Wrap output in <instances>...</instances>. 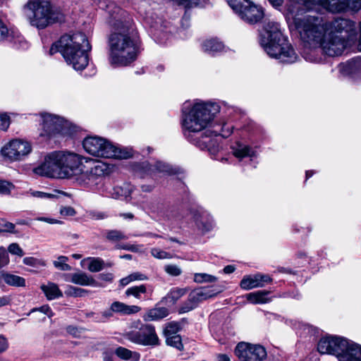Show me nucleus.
Returning a JSON list of instances; mask_svg holds the SVG:
<instances>
[{
	"label": "nucleus",
	"instance_id": "e2e57ef3",
	"mask_svg": "<svg viewBox=\"0 0 361 361\" xmlns=\"http://www.w3.org/2000/svg\"><path fill=\"white\" fill-rule=\"evenodd\" d=\"M36 220L39 221H44V222H46V223H48L50 224H61L62 223V221H61L59 220L52 219V218L43 217V216L37 217L36 219Z\"/></svg>",
	"mask_w": 361,
	"mask_h": 361
},
{
	"label": "nucleus",
	"instance_id": "052dcab7",
	"mask_svg": "<svg viewBox=\"0 0 361 361\" xmlns=\"http://www.w3.org/2000/svg\"><path fill=\"white\" fill-rule=\"evenodd\" d=\"M31 195L39 198H53L55 197L54 195L51 193H47L41 191H33L31 192Z\"/></svg>",
	"mask_w": 361,
	"mask_h": 361
},
{
	"label": "nucleus",
	"instance_id": "c03bdc74",
	"mask_svg": "<svg viewBox=\"0 0 361 361\" xmlns=\"http://www.w3.org/2000/svg\"><path fill=\"white\" fill-rule=\"evenodd\" d=\"M23 264L27 266L38 267H44L46 265L44 261L40 259H37L33 257H26L23 259Z\"/></svg>",
	"mask_w": 361,
	"mask_h": 361
},
{
	"label": "nucleus",
	"instance_id": "864d4df0",
	"mask_svg": "<svg viewBox=\"0 0 361 361\" xmlns=\"http://www.w3.org/2000/svg\"><path fill=\"white\" fill-rule=\"evenodd\" d=\"M10 126V117L6 114H0V129L6 130Z\"/></svg>",
	"mask_w": 361,
	"mask_h": 361
},
{
	"label": "nucleus",
	"instance_id": "c85d7f7f",
	"mask_svg": "<svg viewBox=\"0 0 361 361\" xmlns=\"http://www.w3.org/2000/svg\"><path fill=\"white\" fill-rule=\"evenodd\" d=\"M269 293L267 290H258L253 293L247 294V300L253 304H263L269 301L267 298V295Z\"/></svg>",
	"mask_w": 361,
	"mask_h": 361
},
{
	"label": "nucleus",
	"instance_id": "4468645a",
	"mask_svg": "<svg viewBox=\"0 0 361 361\" xmlns=\"http://www.w3.org/2000/svg\"><path fill=\"white\" fill-rule=\"evenodd\" d=\"M345 39L334 33L324 34L319 47L324 54L329 56H337L342 54L345 47Z\"/></svg>",
	"mask_w": 361,
	"mask_h": 361
},
{
	"label": "nucleus",
	"instance_id": "b1692460",
	"mask_svg": "<svg viewBox=\"0 0 361 361\" xmlns=\"http://www.w3.org/2000/svg\"><path fill=\"white\" fill-rule=\"evenodd\" d=\"M224 48L223 43L216 39H207L202 44V50L212 55L223 51Z\"/></svg>",
	"mask_w": 361,
	"mask_h": 361
},
{
	"label": "nucleus",
	"instance_id": "69168bd1",
	"mask_svg": "<svg viewBox=\"0 0 361 361\" xmlns=\"http://www.w3.org/2000/svg\"><path fill=\"white\" fill-rule=\"evenodd\" d=\"M103 361H116L114 353L111 351H105L102 354Z\"/></svg>",
	"mask_w": 361,
	"mask_h": 361
},
{
	"label": "nucleus",
	"instance_id": "49530a36",
	"mask_svg": "<svg viewBox=\"0 0 361 361\" xmlns=\"http://www.w3.org/2000/svg\"><path fill=\"white\" fill-rule=\"evenodd\" d=\"M10 262L9 255L6 249L1 246L0 247V269L4 267H6Z\"/></svg>",
	"mask_w": 361,
	"mask_h": 361
},
{
	"label": "nucleus",
	"instance_id": "79ce46f5",
	"mask_svg": "<svg viewBox=\"0 0 361 361\" xmlns=\"http://www.w3.org/2000/svg\"><path fill=\"white\" fill-rule=\"evenodd\" d=\"M68 258L66 256H59L56 261L54 262V267L60 269L61 271H70L71 269V267L66 264Z\"/></svg>",
	"mask_w": 361,
	"mask_h": 361
},
{
	"label": "nucleus",
	"instance_id": "7ed1b4c3",
	"mask_svg": "<svg viewBox=\"0 0 361 361\" xmlns=\"http://www.w3.org/2000/svg\"><path fill=\"white\" fill-rule=\"evenodd\" d=\"M92 47L86 35L78 32L72 35H66L52 44L49 49L50 55L59 51L66 61L72 65L76 71H82L86 68L89 62L87 52Z\"/></svg>",
	"mask_w": 361,
	"mask_h": 361
},
{
	"label": "nucleus",
	"instance_id": "aec40b11",
	"mask_svg": "<svg viewBox=\"0 0 361 361\" xmlns=\"http://www.w3.org/2000/svg\"><path fill=\"white\" fill-rule=\"evenodd\" d=\"M66 281L80 286H97V282L93 279L92 276H89L87 274L82 271L67 276Z\"/></svg>",
	"mask_w": 361,
	"mask_h": 361
},
{
	"label": "nucleus",
	"instance_id": "423d86ee",
	"mask_svg": "<svg viewBox=\"0 0 361 361\" xmlns=\"http://www.w3.org/2000/svg\"><path fill=\"white\" fill-rule=\"evenodd\" d=\"M321 354H329L337 357L338 361H361V345L345 338L326 336L317 344Z\"/></svg>",
	"mask_w": 361,
	"mask_h": 361
},
{
	"label": "nucleus",
	"instance_id": "6e6d98bb",
	"mask_svg": "<svg viewBox=\"0 0 361 361\" xmlns=\"http://www.w3.org/2000/svg\"><path fill=\"white\" fill-rule=\"evenodd\" d=\"M60 214L65 216H73L76 214L75 209L70 206L61 207L60 209Z\"/></svg>",
	"mask_w": 361,
	"mask_h": 361
},
{
	"label": "nucleus",
	"instance_id": "dca6fc26",
	"mask_svg": "<svg viewBox=\"0 0 361 361\" xmlns=\"http://www.w3.org/2000/svg\"><path fill=\"white\" fill-rule=\"evenodd\" d=\"M215 295V293H212L210 290L207 288H201L194 290L189 294L188 299L182 303L178 312L179 314L188 312L196 308L200 302Z\"/></svg>",
	"mask_w": 361,
	"mask_h": 361
},
{
	"label": "nucleus",
	"instance_id": "f8f14e48",
	"mask_svg": "<svg viewBox=\"0 0 361 361\" xmlns=\"http://www.w3.org/2000/svg\"><path fill=\"white\" fill-rule=\"evenodd\" d=\"M126 337L130 341L142 345L157 346L160 344L155 328L152 324H143L138 330L128 332Z\"/></svg>",
	"mask_w": 361,
	"mask_h": 361
},
{
	"label": "nucleus",
	"instance_id": "bb28decb",
	"mask_svg": "<svg viewBox=\"0 0 361 361\" xmlns=\"http://www.w3.org/2000/svg\"><path fill=\"white\" fill-rule=\"evenodd\" d=\"M169 314L166 307H154L149 310L145 315L146 321H157L165 318Z\"/></svg>",
	"mask_w": 361,
	"mask_h": 361
},
{
	"label": "nucleus",
	"instance_id": "0e129e2a",
	"mask_svg": "<svg viewBox=\"0 0 361 361\" xmlns=\"http://www.w3.org/2000/svg\"><path fill=\"white\" fill-rule=\"evenodd\" d=\"M98 279L108 282H111L114 279V275L111 273H102L98 275Z\"/></svg>",
	"mask_w": 361,
	"mask_h": 361
},
{
	"label": "nucleus",
	"instance_id": "2eb2a0df",
	"mask_svg": "<svg viewBox=\"0 0 361 361\" xmlns=\"http://www.w3.org/2000/svg\"><path fill=\"white\" fill-rule=\"evenodd\" d=\"M32 147L28 142L13 140L3 147L1 153L12 161H19L30 153Z\"/></svg>",
	"mask_w": 361,
	"mask_h": 361
},
{
	"label": "nucleus",
	"instance_id": "1a4fd4ad",
	"mask_svg": "<svg viewBox=\"0 0 361 361\" xmlns=\"http://www.w3.org/2000/svg\"><path fill=\"white\" fill-rule=\"evenodd\" d=\"M85 150L90 154L108 159H128L132 157V152L128 149H121L106 140L97 137L90 136L82 142Z\"/></svg>",
	"mask_w": 361,
	"mask_h": 361
},
{
	"label": "nucleus",
	"instance_id": "f03ea898",
	"mask_svg": "<svg viewBox=\"0 0 361 361\" xmlns=\"http://www.w3.org/2000/svg\"><path fill=\"white\" fill-rule=\"evenodd\" d=\"M219 110L220 106L216 103L195 104L183 121L185 137L201 149L209 148L212 132L207 126Z\"/></svg>",
	"mask_w": 361,
	"mask_h": 361
},
{
	"label": "nucleus",
	"instance_id": "473e14b6",
	"mask_svg": "<svg viewBox=\"0 0 361 361\" xmlns=\"http://www.w3.org/2000/svg\"><path fill=\"white\" fill-rule=\"evenodd\" d=\"M185 293L186 290L185 289L174 288H172L164 298H163L162 301H169L172 302V304H175Z\"/></svg>",
	"mask_w": 361,
	"mask_h": 361
},
{
	"label": "nucleus",
	"instance_id": "4c0bfd02",
	"mask_svg": "<svg viewBox=\"0 0 361 361\" xmlns=\"http://www.w3.org/2000/svg\"><path fill=\"white\" fill-rule=\"evenodd\" d=\"M87 290L81 288L68 285L64 291L66 296L69 297H82L87 293Z\"/></svg>",
	"mask_w": 361,
	"mask_h": 361
},
{
	"label": "nucleus",
	"instance_id": "e433bc0d",
	"mask_svg": "<svg viewBox=\"0 0 361 361\" xmlns=\"http://www.w3.org/2000/svg\"><path fill=\"white\" fill-rule=\"evenodd\" d=\"M106 238L111 242H118L126 240L127 236L119 230H108L106 232Z\"/></svg>",
	"mask_w": 361,
	"mask_h": 361
},
{
	"label": "nucleus",
	"instance_id": "09e8293b",
	"mask_svg": "<svg viewBox=\"0 0 361 361\" xmlns=\"http://www.w3.org/2000/svg\"><path fill=\"white\" fill-rule=\"evenodd\" d=\"M6 250L8 253L10 252L12 255H15L19 257H23L25 255L23 249L16 243H13L10 244L8 247V250Z\"/></svg>",
	"mask_w": 361,
	"mask_h": 361
},
{
	"label": "nucleus",
	"instance_id": "ddd939ff",
	"mask_svg": "<svg viewBox=\"0 0 361 361\" xmlns=\"http://www.w3.org/2000/svg\"><path fill=\"white\" fill-rule=\"evenodd\" d=\"M240 361H262L267 357L265 348L260 345L240 342L234 350Z\"/></svg>",
	"mask_w": 361,
	"mask_h": 361
},
{
	"label": "nucleus",
	"instance_id": "c756f323",
	"mask_svg": "<svg viewBox=\"0 0 361 361\" xmlns=\"http://www.w3.org/2000/svg\"><path fill=\"white\" fill-rule=\"evenodd\" d=\"M240 287L244 290H250L255 288L262 287L257 274L245 276L240 281Z\"/></svg>",
	"mask_w": 361,
	"mask_h": 361
},
{
	"label": "nucleus",
	"instance_id": "603ef678",
	"mask_svg": "<svg viewBox=\"0 0 361 361\" xmlns=\"http://www.w3.org/2000/svg\"><path fill=\"white\" fill-rule=\"evenodd\" d=\"M0 225L2 226L4 228H3L4 232H8L11 233H16V231L15 229V224L8 221H6V219H1L0 220Z\"/></svg>",
	"mask_w": 361,
	"mask_h": 361
},
{
	"label": "nucleus",
	"instance_id": "338daca9",
	"mask_svg": "<svg viewBox=\"0 0 361 361\" xmlns=\"http://www.w3.org/2000/svg\"><path fill=\"white\" fill-rule=\"evenodd\" d=\"M8 347V343L6 338L0 336V353L4 352Z\"/></svg>",
	"mask_w": 361,
	"mask_h": 361
},
{
	"label": "nucleus",
	"instance_id": "bf43d9fd",
	"mask_svg": "<svg viewBox=\"0 0 361 361\" xmlns=\"http://www.w3.org/2000/svg\"><path fill=\"white\" fill-rule=\"evenodd\" d=\"M257 276L259 283H262V287L272 281L271 278L267 274H257Z\"/></svg>",
	"mask_w": 361,
	"mask_h": 361
},
{
	"label": "nucleus",
	"instance_id": "774afa93",
	"mask_svg": "<svg viewBox=\"0 0 361 361\" xmlns=\"http://www.w3.org/2000/svg\"><path fill=\"white\" fill-rule=\"evenodd\" d=\"M104 166L97 164L95 165L93 168L91 169V173L97 175V176H101L104 173Z\"/></svg>",
	"mask_w": 361,
	"mask_h": 361
},
{
	"label": "nucleus",
	"instance_id": "c9c22d12",
	"mask_svg": "<svg viewBox=\"0 0 361 361\" xmlns=\"http://www.w3.org/2000/svg\"><path fill=\"white\" fill-rule=\"evenodd\" d=\"M181 330L180 323L175 321L168 322L164 329V336L176 335Z\"/></svg>",
	"mask_w": 361,
	"mask_h": 361
},
{
	"label": "nucleus",
	"instance_id": "6e6552de",
	"mask_svg": "<svg viewBox=\"0 0 361 361\" xmlns=\"http://www.w3.org/2000/svg\"><path fill=\"white\" fill-rule=\"evenodd\" d=\"M27 6L31 11L29 15L30 24L38 29H44L54 23H61L65 20L61 10L47 0L29 2Z\"/></svg>",
	"mask_w": 361,
	"mask_h": 361
},
{
	"label": "nucleus",
	"instance_id": "5701e85b",
	"mask_svg": "<svg viewBox=\"0 0 361 361\" xmlns=\"http://www.w3.org/2000/svg\"><path fill=\"white\" fill-rule=\"evenodd\" d=\"M111 307L114 312H118L122 314H135L141 310V308L137 305H127L118 301L114 302Z\"/></svg>",
	"mask_w": 361,
	"mask_h": 361
},
{
	"label": "nucleus",
	"instance_id": "4be33fe9",
	"mask_svg": "<svg viewBox=\"0 0 361 361\" xmlns=\"http://www.w3.org/2000/svg\"><path fill=\"white\" fill-rule=\"evenodd\" d=\"M4 41H10L16 43L26 44L25 42H23L20 36L16 35L13 31L10 32L8 27L0 19V42Z\"/></svg>",
	"mask_w": 361,
	"mask_h": 361
},
{
	"label": "nucleus",
	"instance_id": "f257e3e1",
	"mask_svg": "<svg viewBox=\"0 0 361 361\" xmlns=\"http://www.w3.org/2000/svg\"><path fill=\"white\" fill-rule=\"evenodd\" d=\"M99 6L109 14L108 23L114 30L109 37L110 63L116 66H128L136 60L139 53L133 18L112 1H101Z\"/></svg>",
	"mask_w": 361,
	"mask_h": 361
},
{
	"label": "nucleus",
	"instance_id": "58836bf2",
	"mask_svg": "<svg viewBox=\"0 0 361 361\" xmlns=\"http://www.w3.org/2000/svg\"><path fill=\"white\" fill-rule=\"evenodd\" d=\"M166 343L168 345L176 348V349L181 350L183 349V345L182 343V339L180 335H171L165 336Z\"/></svg>",
	"mask_w": 361,
	"mask_h": 361
},
{
	"label": "nucleus",
	"instance_id": "37998d69",
	"mask_svg": "<svg viewBox=\"0 0 361 361\" xmlns=\"http://www.w3.org/2000/svg\"><path fill=\"white\" fill-rule=\"evenodd\" d=\"M217 280V278L214 276L208 274H204V273H199L195 274L194 276V281L197 283H204V282H215Z\"/></svg>",
	"mask_w": 361,
	"mask_h": 361
},
{
	"label": "nucleus",
	"instance_id": "de8ad7c7",
	"mask_svg": "<svg viewBox=\"0 0 361 361\" xmlns=\"http://www.w3.org/2000/svg\"><path fill=\"white\" fill-rule=\"evenodd\" d=\"M164 271L169 275L178 276L182 274L181 269L176 264H167L164 267Z\"/></svg>",
	"mask_w": 361,
	"mask_h": 361
},
{
	"label": "nucleus",
	"instance_id": "7c9ffc66",
	"mask_svg": "<svg viewBox=\"0 0 361 361\" xmlns=\"http://www.w3.org/2000/svg\"><path fill=\"white\" fill-rule=\"evenodd\" d=\"M233 154L235 157L243 159L247 157H253L255 155V152L247 145H244L242 144H237L235 147L233 148Z\"/></svg>",
	"mask_w": 361,
	"mask_h": 361
},
{
	"label": "nucleus",
	"instance_id": "0eeeda50",
	"mask_svg": "<svg viewBox=\"0 0 361 361\" xmlns=\"http://www.w3.org/2000/svg\"><path fill=\"white\" fill-rule=\"evenodd\" d=\"M293 23L304 42L312 47L319 46L325 34L324 19L320 15L309 11L302 17L295 16Z\"/></svg>",
	"mask_w": 361,
	"mask_h": 361
},
{
	"label": "nucleus",
	"instance_id": "a211bd4d",
	"mask_svg": "<svg viewBox=\"0 0 361 361\" xmlns=\"http://www.w3.org/2000/svg\"><path fill=\"white\" fill-rule=\"evenodd\" d=\"M329 27L331 32L329 33H345V37H348L355 31V23L349 19L338 18L330 23Z\"/></svg>",
	"mask_w": 361,
	"mask_h": 361
},
{
	"label": "nucleus",
	"instance_id": "72a5a7b5",
	"mask_svg": "<svg viewBox=\"0 0 361 361\" xmlns=\"http://www.w3.org/2000/svg\"><path fill=\"white\" fill-rule=\"evenodd\" d=\"M214 128H216V129H212V138L213 137H216L217 135H221L223 137H228L231 135L232 133V129L233 126H228L227 124L224 123L222 126L217 125L214 126ZM212 140L210 142H212ZM211 146V143H209V147Z\"/></svg>",
	"mask_w": 361,
	"mask_h": 361
},
{
	"label": "nucleus",
	"instance_id": "9d476101",
	"mask_svg": "<svg viewBox=\"0 0 361 361\" xmlns=\"http://www.w3.org/2000/svg\"><path fill=\"white\" fill-rule=\"evenodd\" d=\"M227 2L240 18L249 24H256L264 18L263 8L250 0H227Z\"/></svg>",
	"mask_w": 361,
	"mask_h": 361
},
{
	"label": "nucleus",
	"instance_id": "a878e982",
	"mask_svg": "<svg viewBox=\"0 0 361 361\" xmlns=\"http://www.w3.org/2000/svg\"><path fill=\"white\" fill-rule=\"evenodd\" d=\"M0 278L8 286L16 287L25 286V279L21 276L1 271L0 272Z\"/></svg>",
	"mask_w": 361,
	"mask_h": 361
},
{
	"label": "nucleus",
	"instance_id": "f3484780",
	"mask_svg": "<svg viewBox=\"0 0 361 361\" xmlns=\"http://www.w3.org/2000/svg\"><path fill=\"white\" fill-rule=\"evenodd\" d=\"M42 128L49 135L63 132L66 122L62 118L47 113L42 114Z\"/></svg>",
	"mask_w": 361,
	"mask_h": 361
},
{
	"label": "nucleus",
	"instance_id": "a18cd8bd",
	"mask_svg": "<svg viewBox=\"0 0 361 361\" xmlns=\"http://www.w3.org/2000/svg\"><path fill=\"white\" fill-rule=\"evenodd\" d=\"M150 253L154 257L159 259H171L172 257L171 255L169 252H167L157 247L152 248Z\"/></svg>",
	"mask_w": 361,
	"mask_h": 361
},
{
	"label": "nucleus",
	"instance_id": "39448f33",
	"mask_svg": "<svg viewBox=\"0 0 361 361\" xmlns=\"http://www.w3.org/2000/svg\"><path fill=\"white\" fill-rule=\"evenodd\" d=\"M80 157L74 153L53 152L47 154L44 162L35 169V172L48 177L69 178L81 171Z\"/></svg>",
	"mask_w": 361,
	"mask_h": 361
},
{
	"label": "nucleus",
	"instance_id": "cd10ccee",
	"mask_svg": "<svg viewBox=\"0 0 361 361\" xmlns=\"http://www.w3.org/2000/svg\"><path fill=\"white\" fill-rule=\"evenodd\" d=\"M115 354L121 359L124 360L138 361L140 358V354L135 351H132L126 348L119 346L115 350Z\"/></svg>",
	"mask_w": 361,
	"mask_h": 361
},
{
	"label": "nucleus",
	"instance_id": "3c124183",
	"mask_svg": "<svg viewBox=\"0 0 361 361\" xmlns=\"http://www.w3.org/2000/svg\"><path fill=\"white\" fill-rule=\"evenodd\" d=\"M66 330L68 334L73 336L75 338H78L80 334L84 331L83 328H80L73 325H69L66 326Z\"/></svg>",
	"mask_w": 361,
	"mask_h": 361
},
{
	"label": "nucleus",
	"instance_id": "680f3d73",
	"mask_svg": "<svg viewBox=\"0 0 361 361\" xmlns=\"http://www.w3.org/2000/svg\"><path fill=\"white\" fill-rule=\"evenodd\" d=\"M129 276H130V279H131V281H144V280L147 279V277L145 274L140 273V272H134V273H132L131 274H130Z\"/></svg>",
	"mask_w": 361,
	"mask_h": 361
},
{
	"label": "nucleus",
	"instance_id": "13d9d810",
	"mask_svg": "<svg viewBox=\"0 0 361 361\" xmlns=\"http://www.w3.org/2000/svg\"><path fill=\"white\" fill-rule=\"evenodd\" d=\"M37 310L47 314L49 318H51L54 315V313H53L51 309L50 308V307L48 305H42V307H40L39 308H34L31 310V312H35Z\"/></svg>",
	"mask_w": 361,
	"mask_h": 361
},
{
	"label": "nucleus",
	"instance_id": "a19ab883",
	"mask_svg": "<svg viewBox=\"0 0 361 361\" xmlns=\"http://www.w3.org/2000/svg\"><path fill=\"white\" fill-rule=\"evenodd\" d=\"M104 262L100 258H90L88 269L91 272H97L103 269Z\"/></svg>",
	"mask_w": 361,
	"mask_h": 361
},
{
	"label": "nucleus",
	"instance_id": "2f4dec72",
	"mask_svg": "<svg viewBox=\"0 0 361 361\" xmlns=\"http://www.w3.org/2000/svg\"><path fill=\"white\" fill-rule=\"evenodd\" d=\"M150 212L158 216L169 218L167 206L161 202H152L149 206Z\"/></svg>",
	"mask_w": 361,
	"mask_h": 361
},
{
	"label": "nucleus",
	"instance_id": "5fc2aeb1",
	"mask_svg": "<svg viewBox=\"0 0 361 361\" xmlns=\"http://www.w3.org/2000/svg\"><path fill=\"white\" fill-rule=\"evenodd\" d=\"M113 310L111 307L110 309L104 310L101 313V315L97 317L96 319L99 322H105L107 319L113 317Z\"/></svg>",
	"mask_w": 361,
	"mask_h": 361
},
{
	"label": "nucleus",
	"instance_id": "9b49d317",
	"mask_svg": "<svg viewBox=\"0 0 361 361\" xmlns=\"http://www.w3.org/2000/svg\"><path fill=\"white\" fill-rule=\"evenodd\" d=\"M274 7L279 8L283 0H268ZM326 11L331 13H341L348 11L357 12L361 9V0H314Z\"/></svg>",
	"mask_w": 361,
	"mask_h": 361
},
{
	"label": "nucleus",
	"instance_id": "6ab92c4d",
	"mask_svg": "<svg viewBox=\"0 0 361 361\" xmlns=\"http://www.w3.org/2000/svg\"><path fill=\"white\" fill-rule=\"evenodd\" d=\"M339 71L352 78H361V56H356L345 63H340Z\"/></svg>",
	"mask_w": 361,
	"mask_h": 361
},
{
	"label": "nucleus",
	"instance_id": "393cba45",
	"mask_svg": "<svg viewBox=\"0 0 361 361\" xmlns=\"http://www.w3.org/2000/svg\"><path fill=\"white\" fill-rule=\"evenodd\" d=\"M40 288L49 300L63 296L61 290L59 289L57 284L54 283L49 282L47 285L43 284L41 286Z\"/></svg>",
	"mask_w": 361,
	"mask_h": 361
},
{
	"label": "nucleus",
	"instance_id": "f704fd0d",
	"mask_svg": "<svg viewBox=\"0 0 361 361\" xmlns=\"http://www.w3.org/2000/svg\"><path fill=\"white\" fill-rule=\"evenodd\" d=\"M147 292V286L145 284L140 286H135L128 288L126 290V295L127 296L133 295L137 299H140L142 294H145Z\"/></svg>",
	"mask_w": 361,
	"mask_h": 361
},
{
	"label": "nucleus",
	"instance_id": "ea45409f",
	"mask_svg": "<svg viewBox=\"0 0 361 361\" xmlns=\"http://www.w3.org/2000/svg\"><path fill=\"white\" fill-rule=\"evenodd\" d=\"M128 188L126 189V190H123V188L122 187H118V186L114 187L112 189V192H110V194H111V197L114 199H118L123 196H125V197L129 196L131 194L133 190H132L131 187H130V186H128Z\"/></svg>",
	"mask_w": 361,
	"mask_h": 361
},
{
	"label": "nucleus",
	"instance_id": "4d7b16f0",
	"mask_svg": "<svg viewBox=\"0 0 361 361\" xmlns=\"http://www.w3.org/2000/svg\"><path fill=\"white\" fill-rule=\"evenodd\" d=\"M187 6H201L203 7L209 3V0H186Z\"/></svg>",
	"mask_w": 361,
	"mask_h": 361
},
{
	"label": "nucleus",
	"instance_id": "8fccbe9b",
	"mask_svg": "<svg viewBox=\"0 0 361 361\" xmlns=\"http://www.w3.org/2000/svg\"><path fill=\"white\" fill-rule=\"evenodd\" d=\"M14 185L12 183L6 180H0V193L8 195L11 192Z\"/></svg>",
	"mask_w": 361,
	"mask_h": 361
},
{
	"label": "nucleus",
	"instance_id": "20e7f679",
	"mask_svg": "<svg viewBox=\"0 0 361 361\" xmlns=\"http://www.w3.org/2000/svg\"><path fill=\"white\" fill-rule=\"evenodd\" d=\"M259 42L267 54L282 63L296 61L298 55L276 22L265 23L260 32Z\"/></svg>",
	"mask_w": 361,
	"mask_h": 361
},
{
	"label": "nucleus",
	"instance_id": "412c9836",
	"mask_svg": "<svg viewBox=\"0 0 361 361\" xmlns=\"http://www.w3.org/2000/svg\"><path fill=\"white\" fill-rule=\"evenodd\" d=\"M142 169L147 174L151 175L154 170L158 172L166 173L168 174L176 173V171L169 166L161 161H157L154 166L148 162H142L141 164Z\"/></svg>",
	"mask_w": 361,
	"mask_h": 361
}]
</instances>
